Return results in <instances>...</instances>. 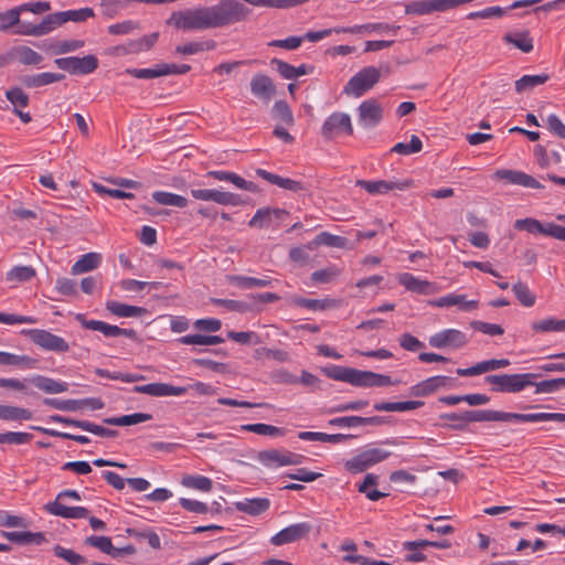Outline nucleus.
Returning a JSON list of instances; mask_svg holds the SVG:
<instances>
[{
  "label": "nucleus",
  "mask_w": 565,
  "mask_h": 565,
  "mask_svg": "<svg viewBox=\"0 0 565 565\" xmlns=\"http://www.w3.org/2000/svg\"><path fill=\"white\" fill-rule=\"evenodd\" d=\"M106 309L114 316L121 318L141 317L148 313V310L143 307L126 305L114 300L106 302Z\"/></svg>",
  "instance_id": "obj_30"
},
{
  "label": "nucleus",
  "mask_w": 565,
  "mask_h": 565,
  "mask_svg": "<svg viewBox=\"0 0 565 565\" xmlns=\"http://www.w3.org/2000/svg\"><path fill=\"white\" fill-rule=\"evenodd\" d=\"M430 303L431 306L437 308L459 306V308L463 311H471L477 309L478 307L477 300H466V296L459 294H448L446 296L433 300Z\"/></svg>",
  "instance_id": "obj_23"
},
{
  "label": "nucleus",
  "mask_w": 565,
  "mask_h": 565,
  "mask_svg": "<svg viewBox=\"0 0 565 565\" xmlns=\"http://www.w3.org/2000/svg\"><path fill=\"white\" fill-rule=\"evenodd\" d=\"M0 536L7 539L9 542L18 545H36L40 546L47 542L45 534L42 532L30 531H1Z\"/></svg>",
  "instance_id": "obj_18"
},
{
  "label": "nucleus",
  "mask_w": 565,
  "mask_h": 565,
  "mask_svg": "<svg viewBox=\"0 0 565 565\" xmlns=\"http://www.w3.org/2000/svg\"><path fill=\"white\" fill-rule=\"evenodd\" d=\"M466 425L476 422H497V411L493 409H473L465 411Z\"/></svg>",
  "instance_id": "obj_56"
},
{
  "label": "nucleus",
  "mask_w": 565,
  "mask_h": 565,
  "mask_svg": "<svg viewBox=\"0 0 565 565\" xmlns=\"http://www.w3.org/2000/svg\"><path fill=\"white\" fill-rule=\"evenodd\" d=\"M207 177H212L218 181H228L232 182L236 188L246 190L253 193L259 191V188L256 183L245 180L238 174L231 171H222V170H213L207 172Z\"/></svg>",
  "instance_id": "obj_24"
},
{
  "label": "nucleus",
  "mask_w": 565,
  "mask_h": 565,
  "mask_svg": "<svg viewBox=\"0 0 565 565\" xmlns=\"http://www.w3.org/2000/svg\"><path fill=\"white\" fill-rule=\"evenodd\" d=\"M75 319L84 329L98 331L106 338L126 337L131 340H136L138 338L137 331L134 329L119 328L100 320H87L83 313H77Z\"/></svg>",
  "instance_id": "obj_7"
},
{
  "label": "nucleus",
  "mask_w": 565,
  "mask_h": 565,
  "mask_svg": "<svg viewBox=\"0 0 565 565\" xmlns=\"http://www.w3.org/2000/svg\"><path fill=\"white\" fill-rule=\"evenodd\" d=\"M469 342L466 333L458 329H444L429 337L428 343L434 349L450 348L459 350L466 347Z\"/></svg>",
  "instance_id": "obj_9"
},
{
  "label": "nucleus",
  "mask_w": 565,
  "mask_h": 565,
  "mask_svg": "<svg viewBox=\"0 0 565 565\" xmlns=\"http://www.w3.org/2000/svg\"><path fill=\"white\" fill-rule=\"evenodd\" d=\"M61 18L63 24L72 21V22H85L90 18L95 17V12L92 8H81L77 10H67L61 11Z\"/></svg>",
  "instance_id": "obj_52"
},
{
  "label": "nucleus",
  "mask_w": 565,
  "mask_h": 565,
  "mask_svg": "<svg viewBox=\"0 0 565 565\" xmlns=\"http://www.w3.org/2000/svg\"><path fill=\"white\" fill-rule=\"evenodd\" d=\"M381 77V72L375 66L363 67L343 87V93L348 96L359 98L369 92Z\"/></svg>",
  "instance_id": "obj_3"
},
{
  "label": "nucleus",
  "mask_w": 565,
  "mask_h": 565,
  "mask_svg": "<svg viewBox=\"0 0 565 565\" xmlns=\"http://www.w3.org/2000/svg\"><path fill=\"white\" fill-rule=\"evenodd\" d=\"M508 8H502L499 6L488 7L480 11L470 12L467 18L470 20L476 19H492V18H501L508 12Z\"/></svg>",
  "instance_id": "obj_60"
},
{
  "label": "nucleus",
  "mask_w": 565,
  "mask_h": 565,
  "mask_svg": "<svg viewBox=\"0 0 565 565\" xmlns=\"http://www.w3.org/2000/svg\"><path fill=\"white\" fill-rule=\"evenodd\" d=\"M455 385V379L444 375L428 377L409 390V395L415 397H424L431 395L439 390L451 388Z\"/></svg>",
  "instance_id": "obj_12"
},
{
  "label": "nucleus",
  "mask_w": 565,
  "mask_h": 565,
  "mask_svg": "<svg viewBox=\"0 0 565 565\" xmlns=\"http://www.w3.org/2000/svg\"><path fill=\"white\" fill-rule=\"evenodd\" d=\"M252 94L265 102H269L276 93L271 78L265 74H256L250 81Z\"/></svg>",
  "instance_id": "obj_21"
},
{
  "label": "nucleus",
  "mask_w": 565,
  "mask_h": 565,
  "mask_svg": "<svg viewBox=\"0 0 565 565\" xmlns=\"http://www.w3.org/2000/svg\"><path fill=\"white\" fill-rule=\"evenodd\" d=\"M313 245H324L337 248H348V239L342 236L333 235L328 232L318 234L313 241Z\"/></svg>",
  "instance_id": "obj_51"
},
{
  "label": "nucleus",
  "mask_w": 565,
  "mask_h": 565,
  "mask_svg": "<svg viewBox=\"0 0 565 565\" xmlns=\"http://www.w3.org/2000/svg\"><path fill=\"white\" fill-rule=\"evenodd\" d=\"M216 47V42L213 40L203 42H189L175 47V52L182 55H192L204 51H212Z\"/></svg>",
  "instance_id": "obj_46"
},
{
  "label": "nucleus",
  "mask_w": 565,
  "mask_h": 565,
  "mask_svg": "<svg viewBox=\"0 0 565 565\" xmlns=\"http://www.w3.org/2000/svg\"><path fill=\"white\" fill-rule=\"evenodd\" d=\"M152 199L161 205H171L181 209L188 205V200L184 196L166 191H154Z\"/></svg>",
  "instance_id": "obj_44"
},
{
  "label": "nucleus",
  "mask_w": 565,
  "mask_h": 565,
  "mask_svg": "<svg viewBox=\"0 0 565 565\" xmlns=\"http://www.w3.org/2000/svg\"><path fill=\"white\" fill-rule=\"evenodd\" d=\"M550 76L545 73L537 75H523L515 82V90L519 94L532 90L534 87L545 84Z\"/></svg>",
  "instance_id": "obj_41"
},
{
  "label": "nucleus",
  "mask_w": 565,
  "mask_h": 565,
  "mask_svg": "<svg viewBox=\"0 0 565 565\" xmlns=\"http://www.w3.org/2000/svg\"><path fill=\"white\" fill-rule=\"evenodd\" d=\"M63 24L61 13L55 12L47 14L41 23L38 24L39 35H45L50 32H52L57 26H61Z\"/></svg>",
  "instance_id": "obj_61"
},
{
  "label": "nucleus",
  "mask_w": 565,
  "mask_h": 565,
  "mask_svg": "<svg viewBox=\"0 0 565 565\" xmlns=\"http://www.w3.org/2000/svg\"><path fill=\"white\" fill-rule=\"evenodd\" d=\"M53 551L55 556L68 562L72 565H82L86 563L85 557L75 553L73 550L65 548L61 545H55Z\"/></svg>",
  "instance_id": "obj_63"
},
{
  "label": "nucleus",
  "mask_w": 565,
  "mask_h": 565,
  "mask_svg": "<svg viewBox=\"0 0 565 565\" xmlns=\"http://www.w3.org/2000/svg\"><path fill=\"white\" fill-rule=\"evenodd\" d=\"M6 97L12 105V109H22L29 106V95L20 87H11L6 90Z\"/></svg>",
  "instance_id": "obj_53"
},
{
  "label": "nucleus",
  "mask_w": 565,
  "mask_h": 565,
  "mask_svg": "<svg viewBox=\"0 0 565 565\" xmlns=\"http://www.w3.org/2000/svg\"><path fill=\"white\" fill-rule=\"evenodd\" d=\"M545 413H531V414H520V413H507L497 411V422H520V423H536L544 422Z\"/></svg>",
  "instance_id": "obj_39"
},
{
  "label": "nucleus",
  "mask_w": 565,
  "mask_h": 565,
  "mask_svg": "<svg viewBox=\"0 0 565 565\" xmlns=\"http://www.w3.org/2000/svg\"><path fill=\"white\" fill-rule=\"evenodd\" d=\"M422 148H423L422 140L416 135H413L411 137L409 143L398 142L391 149V151L407 156V154L419 152L422 150Z\"/></svg>",
  "instance_id": "obj_59"
},
{
  "label": "nucleus",
  "mask_w": 565,
  "mask_h": 565,
  "mask_svg": "<svg viewBox=\"0 0 565 565\" xmlns=\"http://www.w3.org/2000/svg\"><path fill=\"white\" fill-rule=\"evenodd\" d=\"M502 40L504 43L513 45L523 53H530L534 47L533 39L526 30L505 33Z\"/></svg>",
  "instance_id": "obj_29"
},
{
  "label": "nucleus",
  "mask_w": 565,
  "mask_h": 565,
  "mask_svg": "<svg viewBox=\"0 0 565 565\" xmlns=\"http://www.w3.org/2000/svg\"><path fill=\"white\" fill-rule=\"evenodd\" d=\"M152 418L151 414L147 413H134L130 415H124L119 417H107L104 423L111 426H130L139 423L148 422Z\"/></svg>",
  "instance_id": "obj_40"
},
{
  "label": "nucleus",
  "mask_w": 565,
  "mask_h": 565,
  "mask_svg": "<svg viewBox=\"0 0 565 565\" xmlns=\"http://www.w3.org/2000/svg\"><path fill=\"white\" fill-rule=\"evenodd\" d=\"M237 511L256 516L270 508V500L267 498L244 499L234 503Z\"/></svg>",
  "instance_id": "obj_25"
},
{
  "label": "nucleus",
  "mask_w": 565,
  "mask_h": 565,
  "mask_svg": "<svg viewBox=\"0 0 565 565\" xmlns=\"http://www.w3.org/2000/svg\"><path fill=\"white\" fill-rule=\"evenodd\" d=\"M398 282L407 290L420 295H429L433 292V284L427 280H420L409 273L399 274L397 277Z\"/></svg>",
  "instance_id": "obj_27"
},
{
  "label": "nucleus",
  "mask_w": 565,
  "mask_h": 565,
  "mask_svg": "<svg viewBox=\"0 0 565 565\" xmlns=\"http://www.w3.org/2000/svg\"><path fill=\"white\" fill-rule=\"evenodd\" d=\"M228 280L231 284H234L244 289L264 288V287L270 286L273 282V279L268 276H265L264 278H254V277L234 275V276H230Z\"/></svg>",
  "instance_id": "obj_38"
},
{
  "label": "nucleus",
  "mask_w": 565,
  "mask_h": 565,
  "mask_svg": "<svg viewBox=\"0 0 565 565\" xmlns=\"http://www.w3.org/2000/svg\"><path fill=\"white\" fill-rule=\"evenodd\" d=\"M55 65L65 72L73 75H87L95 72L99 65L98 58L93 55H86L83 57L70 56L60 57L54 61Z\"/></svg>",
  "instance_id": "obj_6"
},
{
  "label": "nucleus",
  "mask_w": 565,
  "mask_h": 565,
  "mask_svg": "<svg viewBox=\"0 0 565 565\" xmlns=\"http://www.w3.org/2000/svg\"><path fill=\"white\" fill-rule=\"evenodd\" d=\"M324 373L329 379L349 383L354 386L358 369L332 365L324 369Z\"/></svg>",
  "instance_id": "obj_35"
},
{
  "label": "nucleus",
  "mask_w": 565,
  "mask_h": 565,
  "mask_svg": "<svg viewBox=\"0 0 565 565\" xmlns=\"http://www.w3.org/2000/svg\"><path fill=\"white\" fill-rule=\"evenodd\" d=\"M422 406H424L423 401L379 402L374 404V409L377 412H407Z\"/></svg>",
  "instance_id": "obj_34"
},
{
  "label": "nucleus",
  "mask_w": 565,
  "mask_h": 565,
  "mask_svg": "<svg viewBox=\"0 0 565 565\" xmlns=\"http://www.w3.org/2000/svg\"><path fill=\"white\" fill-rule=\"evenodd\" d=\"M21 11L19 7H14L4 12H0V31L7 32L19 23Z\"/></svg>",
  "instance_id": "obj_57"
},
{
  "label": "nucleus",
  "mask_w": 565,
  "mask_h": 565,
  "mask_svg": "<svg viewBox=\"0 0 565 565\" xmlns=\"http://www.w3.org/2000/svg\"><path fill=\"white\" fill-rule=\"evenodd\" d=\"M309 0H245V2L249 3L254 7H264V8H292L297 6H301L307 3Z\"/></svg>",
  "instance_id": "obj_49"
},
{
  "label": "nucleus",
  "mask_w": 565,
  "mask_h": 565,
  "mask_svg": "<svg viewBox=\"0 0 565 565\" xmlns=\"http://www.w3.org/2000/svg\"><path fill=\"white\" fill-rule=\"evenodd\" d=\"M43 404L54 409L63 412H77L79 411L78 399H58L46 397L43 399Z\"/></svg>",
  "instance_id": "obj_58"
},
{
  "label": "nucleus",
  "mask_w": 565,
  "mask_h": 565,
  "mask_svg": "<svg viewBox=\"0 0 565 565\" xmlns=\"http://www.w3.org/2000/svg\"><path fill=\"white\" fill-rule=\"evenodd\" d=\"M32 416V412L26 408L0 405V419L2 420H30Z\"/></svg>",
  "instance_id": "obj_42"
},
{
  "label": "nucleus",
  "mask_w": 565,
  "mask_h": 565,
  "mask_svg": "<svg viewBox=\"0 0 565 565\" xmlns=\"http://www.w3.org/2000/svg\"><path fill=\"white\" fill-rule=\"evenodd\" d=\"M401 381L392 380L391 376L379 374L372 371L358 370L354 386L358 387H382L388 385H397Z\"/></svg>",
  "instance_id": "obj_17"
},
{
  "label": "nucleus",
  "mask_w": 565,
  "mask_h": 565,
  "mask_svg": "<svg viewBox=\"0 0 565 565\" xmlns=\"http://www.w3.org/2000/svg\"><path fill=\"white\" fill-rule=\"evenodd\" d=\"M302 455L279 449L262 450L257 455V460L263 466L269 468L300 465L302 462Z\"/></svg>",
  "instance_id": "obj_8"
},
{
  "label": "nucleus",
  "mask_w": 565,
  "mask_h": 565,
  "mask_svg": "<svg viewBox=\"0 0 565 565\" xmlns=\"http://www.w3.org/2000/svg\"><path fill=\"white\" fill-rule=\"evenodd\" d=\"M127 533L130 536L136 537L137 540H145L153 550L161 548V541L159 535L153 531H138L136 529H127Z\"/></svg>",
  "instance_id": "obj_62"
},
{
  "label": "nucleus",
  "mask_w": 565,
  "mask_h": 565,
  "mask_svg": "<svg viewBox=\"0 0 565 565\" xmlns=\"http://www.w3.org/2000/svg\"><path fill=\"white\" fill-rule=\"evenodd\" d=\"M169 25L182 31H201L215 29L211 7H196L174 11L167 20Z\"/></svg>",
  "instance_id": "obj_1"
},
{
  "label": "nucleus",
  "mask_w": 565,
  "mask_h": 565,
  "mask_svg": "<svg viewBox=\"0 0 565 565\" xmlns=\"http://www.w3.org/2000/svg\"><path fill=\"white\" fill-rule=\"evenodd\" d=\"M312 530V526L307 522L291 524L277 534H275L270 542L276 546H281L288 543H292L299 541L300 539L307 536Z\"/></svg>",
  "instance_id": "obj_13"
},
{
  "label": "nucleus",
  "mask_w": 565,
  "mask_h": 565,
  "mask_svg": "<svg viewBox=\"0 0 565 565\" xmlns=\"http://www.w3.org/2000/svg\"><path fill=\"white\" fill-rule=\"evenodd\" d=\"M510 365V361L508 359H491L487 361L479 362L467 369H457L456 373L459 376H476L482 373H487L490 371H494L498 369H503Z\"/></svg>",
  "instance_id": "obj_20"
},
{
  "label": "nucleus",
  "mask_w": 565,
  "mask_h": 565,
  "mask_svg": "<svg viewBox=\"0 0 565 565\" xmlns=\"http://www.w3.org/2000/svg\"><path fill=\"white\" fill-rule=\"evenodd\" d=\"M85 45L83 40H50L44 42L42 49L50 51L52 54L61 55L74 52Z\"/></svg>",
  "instance_id": "obj_28"
},
{
  "label": "nucleus",
  "mask_w": 565,
  "mask_h": 565,
  "mask_svg": "<svg viewBox=\"0 0 565 565\" xmlns=\"http://www.w3.org/2000/svg\"><path fill=\"white\" fill-rule=\"evenodd\" d=\"M255 172H256V175L266 180L267 182L278 185L279 188L291 191L294 193H300V192L307 191V186L300 181L292 180L289 178H282L278 174L268 172L267 170H264L260 168L256 169Z\"/></svg>",
  "instance_id": "obj_19"
},
{
  "label": "nucleus",
  "mask_w": 565,
  "mask_h": 565,
  "mask_svg": "<svg viewBox=\"0 0 565 565\" xmlns=\"http://www.w3.org/2000/svg\"><path fill=\"white\" fill-rule=\"evenodd\" d=\"M512 290L519 300L521 305L524 307H532L535 303L536 297L535 295L530 290L527 285L518 281L512 286Z\"/></svg>",
  "instance_id": "obj_55"
},
{
  "label": "nucleus",
  "mask_w": 565,
  "mask_h": 565,
  "mask_svg": "<svg viewBox=\"0 0 565 565\" xmlns=\"http://www.w3.org/2000/svg\"><path fill=\"white\" fill-rule=\"evenodd\" d=\"M241 429L244 431H250L257 435L271 437H280L284 436L286 433L284 428L263 423L242 425Z\"/></svg>",
  "instance_id": "obj_45"
},
{
  "label": "nucleus",
  "mask_w": 565,
  "mask_h": 565,
  "mask_svg": "<svg viewBox=\"0 0 565 565\" xmlns=\"http://www.w3.org/2000/svg\"><path fill=\"white\" fill-rule=\"evenodd\" d=\"M211 301L214 305L224 307L228 311H233V312L245 313V312H249L253 310V306L250 303L241 301V300L212 298Z\"/></svg>",
  "instance_id": "obj_54"
},
{
  "label": "nucleus",
  "mask_w": 565,
  "mask_h": 565,
  "mask_svg": "<svg viewBox=\"0 0 565 565\" xmlns=\"http://www.w3.org/2000/svg\"><path fill=\"white\" fill-rule=\"evenodd\" d=\"M343 135H353L351 117L342 111L332 113L326 118L321 127V136L327 140H331Z\"/></svg>",
  "instance_id": "obj_4"
},
{
  "label": "nucleus",
  "mask_w": 565,
  "mask_h": 565,
  "mask_svg": "<svg viewBox=\"0 0 565 565\" xmlns=\"http://www.w3.org/2000/svg\"><path fill=\"white\" fill-rule=\"evenodd\" d=\"M182 344L214 345L224 342L220 335L188 334L178 340Z\"/></svg>",
  "instance_id": "obj_48"
},
{
  "label": "nucleus",
  "mask_w": 565,
  "mask_h": 565,
  "mask_svg": "<svg viewBox=\"0 0 565 565\" xmlns=\"http://www.w3.org/2000/svg\"><path fill=\"white\" fill-rule=\"evenodd\" d=\"M413 184L412 180L404 181H386V180H377V181H367V180H358L356 185L364 189L370 194H385L393 190H406L411 188Z\"/></svg>",
  "instance_id": "obj_14"
},
{
  "label": "nucleus",
  "mask_w": 565,
  "mask_h": 565,
  "mask_svg": "<svg viewBox=\"0 0 565 565\" xmlns=\"http://www.w3.org/2000/svg\"><path fill=\"white\" fill-rule=\"evenodd\" d=\"M356 113L359 125L366 129L375 128L383 119V107L375 98L362 102Z\"/></svg>",
  "instance_id": "obj_11"
},
{
  "label": "nucleus",
  "mask_w": 565,
  "mask_h": 565,
  "mask_svg": "<svg viewBox=\"0 0 565 565\" xmlns=\"http://www.w3.org/2000/svg\"><path fill=\"white\" fill-rule=\"evenodd\" d=\"M102 262V256L98 253H87L82 255L72 266L71 273L79 275L83 273L96 269Z\"/></svg>",
  "instance_id": "obj_33"
},
{
  "label": "nucleus",
  "mask_w": 565,
  "mask_h": 565,
  "mask_svg": "<svg viewBox=\"0 0 565 565\" xmlns=\"http://www.w3.org/2000/svg\"><path fill=\"white\" fill-rule=\"evenodd\" d=\"M288 214L284 209L262 207L256 211L248 225L257 228L269 227L273 221H282Z\"/></svg>",
  "instance_id": "obj_16"
},
{
  "label": "nucleus",
  "mask_w": 565,
  "mask_h": 565,
  "mask_svg": "<svg viewBox=\"0 0 565 565\" xmlns=\"http://www.w3.org/2000/svg\"><path fill=\"white\" fill-rule=\"evenodd\" d=\"M290 302L297 307L307 308L312 311H322L326 309L334 308L338 305L337 300L331 298L308 299L299 296L292 297Z\"/></svg>",
  "instance_id": "obj_32"
},
{
  "label": "nucleus",
  "mask_w": 565,
  "mask_h": 565,
  "mask_svg": "<svg viewBox=\"0 0 565 565\" xmlns=\"http://www.w3.org/2000/svg\"><path fill=\"white\" fill-rule=\"evenodd\" d=\"M183 484L200 491L209 492L212 489V480L204 476H188L183 479Z\"/></svg>",
  "instance_id": "obj_64"
},
{
  "label": "nucleus",
  "mask_w": 565,
  "mask_h": 565,
  "mask_svg": "<svg viewBox=\"0 0 565 565\" xmlns=\"http://www.w3.org/2000/svg\"><path fill=\"white\" fill-rule=\"evenodd\" d=\"M15 57L23 65H39L43 61V56L33 49L20 45L14 49Z\"/></svg>",
  "instance_id": "obj_47"
},
{
  "label": "nucleus",
  "mask_w": 565,
  "mask_h": 565,
  "mask_svg": "<svg viewBox=\"0 0 565 565\" xmlns=\"http://www.w3.org/2000/svg\"><path fill=\"white\" fill-rule=\"evenodd\" d=\"M537 377L534 373L519 374H495L487 375L484 381L493 385L492 391L503 393H518L533 384L532 379Z\"/></svg>",
  "instance_id": "obj_2"
},
{
  "label": "nucleus",
  "mask_w": 565,
  "mask_h": 565,
  "mask_svg": "<svg viewBox=\"0 0 565 565\" xmlns=\"http://www.w3.org/2000/svg\"><path fill=\"white\" fill-rule=\"evenodd\" d=\"M45 510L52 515L64 519H86L89 514L88 509L84 507H66L57 500L47 503Z\"/></svg>",
  "instance_id": "obj_22"
},
{
  "label": "nucleus",
  "mask_w": 565,
  "mask_h": 565,
  "mask_svg": "<svg viewBox=\"0 0 565 565\" xmlns=\"http://www.w3.org/2000/svg\"><path fill=\"white\" fill-rule=\"evenodd\" d=\"M64 78V74L45 72L35 75H25L21 81L28 88H35L61 82Z\"/></svg>",
  "instance_id": "obj_31"
},
{
  "label": "nucleus",
  "mask_w": 565,
  "mask_h": 565,
  "mask_svg": "<svg viewBox=\"0 0 565 565\" xmlns=\"http://www.w3.org/2000/svg\"><path fill=\"white\" fill-rule=\"evenodd\" d=\"M399 29L398 25H390L386 23H367L362 25H354L351 28H342L337 29L335 32H345V33H364V32H377V33H386L390 31L396 32Z\"/></svg>",
  "instance_id": "obj_36"
},
{
  "label": "nucleus",
  "mask_w": 565,
  "mask_h": 565,
  "mask_svg": "<svg viewBox=\"0 0 565 565\" xmlns=\"http://www.w3.org/2000/svg\"><path fill=\"white\" fill-rule=\"evenodd\" d=\"M159 34L157 32L143 35L140 39L129 41L125 46L124 51L127 54H137L142 51L150 50L158 41Z\"/></svg>",
  "instance_id": "obj_37"
},
{
  "label": "nucleus",
  "mask_w": 565,
  "mask_h": 565,
  "mask_svg": "<svg viewBox=\"0 0 565 565\" xmlns=\"http://www.w3.org/2000/svg\"><path fill=\"white\" fill-rule=\"evenodd\" d=\"M531 328L535 332H564L565 331V319L546 318L543 320L534 321Z\"/></svg>",
  "instance_id": "obj_43"
},
{
  "label": "nucleus",
  "mask_w": 565,
  "mask_h": 565,
  "mask_svg": "<svg viewBox=\"0 0 565 565\" xmlns=\"http://www.w3.org/2000/svg\"><path fill=\"white\" fill-rule=\"evenodd\" d=\"M36 388L46 394H60L68 390L66 382L56 381L43 375H35L29 380Z\"/></svg>",
  "instance_id": "obj_26"
},
{
  "label": "nucleus",
  "mask_w": 565,
  "mask_h": 565,
  "mask_svg": "<svg viewBox=\"0 0 565 565\" xmlns=\"http://www.w3.org/2000/svg\"><path fill=\"white\" fill-rule=\"evenodd\" d=\"M494 178L500 180H505L511 184L521 185L524 188L531 189H543V184H541L532 175L519 171V170H510V169H501L494 172Z\"/></svg>",
  "instance_id": "obj_15"
},
{
  "label": "nucleus",
  "mask_w": 565,
  "mask_h": 565,
  "mask_svg": "<svg viewBox=\"0 0 565 565\" xmlns=\"http://www.w3.org/2000/svg\"><path fill=\"white\" fill-rule=\"evenodd\" d=\"M21 333L46 351L63 353L70 350L68 343L63 338L50 331L42 329H24Z\"/></svg>",
  "instance_id": "obj_5"
},
{
  "label": "nucleus",
  "mask_w": 565,
  "mask_h": 565,
  "mask_svg": "<svg viewBox=\"0 0 565 565\" xmlns=\"http://www.w3.org/2000/svg\"><path fill=\"white\" fill-rule=\"evenodd\" d=\"M191 195L201 201H212L221 205L238 206L246 204V200L242 195L224 192L216 189H192Z\"/></svg>",
  "instance_id": "obj_10"
},
{
  "label": "nucleus",
  "mask_w": 565,
  "mask_h": 565,
  "mask_svg": "<svg viewBox=\"0 0 565 565\" xmlns=\"http://www.w3.org/2000/svg\"><path fill=\"white\" fill-rule=\"evenodd\" d=\"M35 276V269L32 266H15L7 273L6 279L10 282L29 281Z\"/></svg>",
  "instance_id": "obj_50"
}]
</instances>
